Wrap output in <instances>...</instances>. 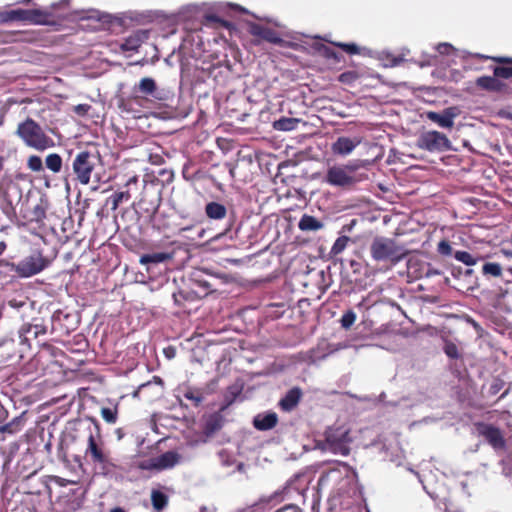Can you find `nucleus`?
Instances as JSON below:
<instances>
[{
	"instance_id": "obj_52",
	"label": "nucleus",
	"mask_w": 512,
	"mask_h": 512,
	"mask_svg": "<svg viewBox=\"0 0 512 512\" xmlns=\"http://www.w3.org/2000/svg\"><path fill=\"white\" fill-rule=\"evenodd\" d=\"M7 417V411L0 405V423L4 422Z\"/></svg>"
},
{
	"instance_id": "obj_12",
	"label": "nucleus",
	"mask_w": 512,
	"mask_h": 512,
	"mask_svg": "<svg viewBox=\"0 0 512 512\" xmlns=\"http://www.w3.org/2000/svg\"><path fill=\"white\" fill-rule=\"evenodd\" d=\"M43 13L40 10H10L0 12V23H8L12 21H30L33 23L40 24L42 21L40 17Z\"/></svg>"
},
{
	"instance_id": "obj_17",
	"label": "nucleus",
	"mask_w": 512,
	"mask_h": 512,
	"mask_svg": "<svg viewBox=\"0 0 512 512\" xmlns=\"http://www.w3.org/2000/svg\"><path fill=\"white\" fill-rule=\"evenodd\" d=\"M360 139L358 138H348V137H339L332 144V152L337 155L346 156L349 155L359 144Z\"/></svg>"
},
{
	"instance_id": "obj_63",
	"label": "nucleus",
	"mask_w": 512,
	"mask_h": 512,
	"mask_svg": "<svg viewBox=\"0 0 512 512\" xmlns=\"http://www.w3.org/2000/svg\"><path fill=\"white\" fill-rule=\"evenodd\" d=\"M75 196H76V202L79 203L82 194H75Z\"/></svg>"
},
{
	"instance_id": "obj_27",
	"label": "nucleus",
	"mask_w": 512,
	"mask_h": 512,
	"mask_svg": "<svg viewBox=\"0 0 512 512\" xmlns=\"http://www.w3.org/2000/svg\"><path fill=\"white\" fill-rule=\"evenodd\" d=\"M45 333L46 328L42 324L26 323L20 329L21 336H24L27 340L30 337L36 339L39 335H44Z\"/></svg>"
},
{
	"instance_id": "obj_46",
	"label": "nucleus",
	"mask_w": 512,
	"mask_h": 512,
	"mask_svg": "<svg viewBox=\"0 0 512 512\" xmlns=\"http://www.w3.org/2000/svg\"><path fill=\"white\" fill-rule=\"evenodd\" d=\"M262 39L271 43H279L281 41V39L276 35V33L269 28H265Z\"/></svg>"
},
{
	"instance_id": "obj_60",
	"label": "nucleus",
	"mask_w": 512,
	"mask_h": 512,
	"mask_svg": "<svg viewBox=\"0 0 512 512\" xmlns=\"http://www.w3.org/2000/svg\"><path fill=\"white\" fill-rule=\"evenodd\" d=\"M149 384H150V383H149V382H147V383H144V384L140 385V387H139L138 391L135 393V395H137V393H138L141 389H143V388L147 387Z\"/></svg>"
},
{
	"instance_id": "obj_10",
	"label": "nucleus",
	"mask_w": 512,
	"mask_h": 512,
	"mask_svg": "<svg viewBox=\"0 0 512 512\" xmlns=\"http://www.w3.org/2000/svg\"><path fill=\"white\" fill-rule=\"evenodd\" d=\"M90 158V153L83 151L77 154L73 161V171L76 175V179L82 184L89 182L90 175L93 171L94 165L90 161Z\"/></svg>"
},
{
	"instance_id": "obj_29",
	"label": "nucleus",
	"mask_w": 512,
	"mask_h": 512,
	"mask_svg": "<svg viewBox=\"0 0 512 512\" xmlns=\"http://www.w3.org/2000/svg\"><path fill=\"white\" fill-rule=\"evenodd\" d=\"M168 503L169 498L164 492L158 489L151 491V504L154 510L161 512L167 507Z\"/></svg>"
},
{
	"instance_id": "obj_32",
	"label": "nucleus",
	"mask_w": 512,
	"mask_h": 512,
	"mask_svg": "<svg viewBox=\"0 0 512 512\" xmlns=\"http://www.w3.org/2000/svg\"><path fill=\"white\" fill-rule=\"evenodd\" d=\"M494 60L499 63L506 64L503 66H497L494 69V75L496 77L505 78V79L512 78V59L499 57V58H494Z\"/></svg>"
},
{
	"instance_id": "obj_7",
	"label": "nucleus",
	"mask_w": 512,
	"mask_h": 512,
	"mask_svg": "<svg viewBox=\"0 0 512 512\" xmlns=\"http://www.w3.org/2000/svg\"><path fill=\"white\" fill-rule=\"evenodd\" d=\"M417 146L430 152H442L452 149L448 137L436 130L422 133L417 139Z\"/></svg>"
},
{
	"instance_id": "obj_59",
	"label": "nucleus",
	"mask_w": 512,
	"mask_h": 512,
	"mask_svg": "<svg viewBox=\"0 0 512 512\" xmlns=\"http://www.w3.org/2000/svg\"><path fill=\"white\" fill-rule=\"evenodd\" d=\"M80 507H81V503L80 502H76L75 504L72 503V509L73 510L79 509Z\"/></svg>"
},
{
	"instance_id": "obj_2",
	"label": "nucleus",
	"mask_w": 512,
	"mask_h": 512,
	"mask_svg": "<svg viewBox=\"0 0 512 512\" xmlns=\"http://www.w3.org/2000/svg\"><path fill=\"white\" fill-rule=\"evenodd\" d=\"M88 432L85 458L97 467L103 475L113 473L116 465L110 457V451L106 448L99 423L94 421V427H89Z\"/></svg>"
},
{
	"instance_id": "obj_6",
	"label": "nucleus",
	"mask_w": 512,
	"mask_h": 512,
	"mask_svg": "<svg viewBox=\"0 0 512 512\" xmlns=\"http://www.w3.org/2000/svg\"><path fill=\"white\" fill-rule=\"evenodd\" d=\"M9 268L16 272L18 276L27 278L40 273L49 265V260L45 258L41 251L25 257L18 264L7 263Z\"/></svg>"
},
{
	"instance_id": "obj_33",
	"label": "nucleus",
	"mask_w": 512,
	"mask_h": 512,
	"mask_svg": "<svg viewBox=\"0 0 512 512\" xmlns=\"http://www.w3.org/2000/svg\"><path fill=\"white\" fill-rule=\"evenodd\" d=\"M298 227L301 231H317L323 227V224L314 216L304 214L298 223Z\"/></svg>"
},
{
	"instance_id": "obj_47",
	"label": "nucleus",
	"mask_w": 512,
	"mask_h": 512,
	"mask_svg": "<svg viewBox=\"0 0 512 512\" xmlns=\"http://www.w3.org/2000/svg\"><path fill=\"white\" fill-rule=\"evenodd\" d=\"M333 44L335 46H338V47L342 48L347 53H350V54L358 53V47L354 43H350V44H347V43H333Z\"/></svg>"
},
{
	"instance_id": "obj_62",
	"label": "nucleus",
	"mask_w": 512,
	"mask_h": 512,
	"mask_svg": "<svg viewBox=\"0 0 512 512\" xmlns=\"http://www.w3.org/2000/svg\"><path fill=\"white\" fill-rule=\"evenodd\" d=\"M4 159L0 156V171L3 169Z\"/></svg>"
},
{
	"instance_id": "obj_61",
	"label": "nucleus",
	"mask_w": 512,
	"mask_h": 512,
	"mask_svg": "<svg viewBox=\"0 0 512 512\" xmlns=\"http://www.w3.org/2000/svg\"><path fill=\"white\" fill-rule=\"evenodd\" d=\"M7 263H9V262H8V261H6V260H0V266H6V267H9V266L7 265Z\"/></svg>"
},
{
	"instance_id": "obj_16",
	"label": "nucleus",
	"mask_w": 512,
	"mask_h": 512,
	"mask_svg": "<svg viewBox=\"0 0 512 512\" xmlns=\"http://www.w3.org/2000/svg\"><path fill=\"white\" fill-rule=\"evenodd\" d=\"M180 459V455L174 451H167L151 460L149 468L164 470L174 467Z\"/></svg>"
},
{
	"instance_id": "obj_38",
	"label": "nucleus",
	"mask_w": 512,
	"mask_h": 512,
	"mask_svg": "<svg viewBox=\"0 0 512 512\" xmlns=\"http://www.w3.org/2000/svg\"><path fill=\"white\" fill-rule=\"evenodd\" d=\"M443 351L450 359H459L461 357L457 345L450 340L444 341Z\"/></svg>"
},
{
	"instance_id": "obj_45",
	"label": "nucleus",
	"mask_w": 512,
	"mask_h": 512,
	"mask_svg": "<svg viewBox=\"0 0 512 512\" xmlns=\"http://www.w3.org/2000/svg\"><path fill=\"white\" fill-rule=\"evenodd\" d=\"M28 167L32 171H40L43 168L42 160L39 156L32 155L28 159Z\"/></svg>"
},
{
	"instance_id": "obj_43",
	"label": "nucleus",
	"mask_w": 512,
	"mask_h": 512,
	"mask_svg": "<svg viewBox=\"0 0 512 512\" xmlns=\"http://www.w3.org/2000/svg\"><path fill=\"white\" fill-rule=\"evenodd\" d=\"M356 320V314L352 310L345 312L340 320L341 326L344 329H349Z\"/></svg>"
},
{
	"instance_id": "obj_14",
	"label": "nucleus",
	"mask_w": 512,
	"mask_h": 512,
	"mask_svg": "<svg viewBox=\"0 0 512 512\" xmlns=\"http://www.w3.org/2000/svg\"><path fill=\"white\" fill-rule=\"evenodd\" d=\"M459 111L456 107H448L441 113L429 111L426 113L427 118L436 123L441 128L451 129L454 126V119L458 116Z\"/></svg>"
},
{
	"instance_id": "obj_55",
	"label": "nucleus",
	"mask_w": 512,
	"mask_h": 512,
	"mask_svg": "<svg viewBox=\"0 0 512 512\" xmlns=\"http://www.w3.org/2000/svg\"><path fill=\"white\" fill-rule=\"evenodd\" d=\"M501 252L507 256V257H511L512 258V250H505V249H502Z\"/></svg>"
},
{
	"instance_id": "obj_54",
	"label": "nucleus",
	"mask_w": 512,
	"mask_h": 512,
	"mask_svg": "<svg viewBox=\"0 0 512 512\" xmlns=\"http://www.w3.org/2000/svg\"><path fill=\"white\" fill-rule=\"evenodd\" d=\"M6 247H7L6 243H5L4 241H1V242H0V255H2V254H3V252H4V251H5V249H6Z\"/></svg>"
},
{
	"instance_id": "obj_21",
	"label": "nucleus",
	"mask_w": 512,
	"mask_h": 512,
	"mask_svg": "<svg viewBox=\"0 0 512 512\" xmlns=\"http://www.w3.org/2000/svg\"><path fill=\"white\" fill-rule=\"evenodd\" d=\"M223 416L219 413L210 414L204 423L203 433L207 437L213 436L216 432H218L223 426Z\"/></svg>"
},
{
	"instance_id": "obj_15",
	"label": "nucleus",
	"mask_w": 512,
	"mask_h": 512,
	"mask_svg": "<svg viewBox=\"0 0 512 512\" xmlns=\"http://www.w3.org/2000/svg\"><path fill=\"white\" fill-rule=\"evenodd\" d=\"M303 392L300 387H293L278 402V407L284 412L293 411L300 403Z\"/></svg>"
},
{
	"instance_id": "obj_49",
	"label": "nucleus",
	"mask_w": 512,
	"mask_h": 512,
	"mask_svg": "<svg viewBox=\"0 0 512 512\" xmlns=\"http://www.w3.org/2000/svg\"><path fill=\"white\" fill-rule=\"evenodd\" d=\"M265 28L261 26H254L252 28V34L262 38Z\"/></svg>"
},
{
	"instance_id": "obj_5",
	"label": "nucleus",
	"mask_w": 512,
	"mask_h": 512,
	"mask_svg": "<svg viewBox=\"0 0 512 512\" xmlns=\"http://www.w3.org/2000/svg\"><path fill=\"white\" fill-rule=\"evenodd\" d=\"M17 135L27 146L38 151H44L54 146V141L47 136L41 126L31 118L26 119L18 125Z\"/></svg>"
},
{
	"instance_id": "obj_41",
	"label": "nucleus",
	"mask_w": 512,
	"mask_h": 512,
	"mask_svg": "<svg viewBox=\"0 0 512 512\" xmlns=\"http://www.w3.org/2000/svg\"><path fill=\"white\" fill-rule=\"evenodd\" d=\"M61 353V350H59L58 348H56L55 346H53L52 344H48V343H44L42 346H41V349L40 351L38 352V355L40 357H44V356H51L53 358H56L58 354Z\"/></svg>"
},
{
	"instance_id": "obj_9",
	"label": "nucleus",
	"mask_w": 512,
	"mask_h": 512,
	"mask_svg": "<svg viewBox=\"0 0 512 512\" xmlns=\"http://www.w3.org/2000/svg\"><path fill=\"white\" fill-rule=\"evenodd\" d=\"M348 432L341 429L329 428L325 432V443L329 451L334 454L347 456L350 453L347 440Z\"/></svg>"
},
{
	"instance_id": "obj_58",
	"label": "nucleus",
	"mask_w": 512,
	"mask_h": 512,
	"mask_svg": "<svg viewBox=\"0 0 512 512\" xmlns=\"http://www.w3.org/2000/svg\"><path fill=\"white\" fill-rule=\"evenodd\" d=\"M509 393V389H506L501 395L500 397L498 398V401L505 398Z\"/></svg>"
},
{
	"instance_id": "obj_37",
	"label": "nucleus",
	"mask_w": 512,
	"mask_h": 512,
	"mask_svg": "<svg viewBox=\"0 0 512 512\" xmlns=\"http://www.w3.org/2000/svg\"><path fill=\"white\" fill-rule=\"evenodd\" d=\"M349 241L350 238L348 236L338 237L331 248L330 254L337 256L338 254L342 253L347 247Z\"/></svg>"
},
{
	"instance_id": "obj_3",
	"label": "nucleus",
	"mask_w": 512,
	"mask_h": 512,
	"mask_svg": "<svg viewBox=\"0 0 512 512\" xmlns=\"http://www.w3.org/2000/svg\"><path fill=\"white\" fill-rule=\"evenodd\" d=\"M367 178L368 173L364 162L355 161L346 165L330 166L327 169L322 182L333 187L348 189L355 183L361 182Z\"/></svg>"
},
{
	"instance_id": "obj_20",
	"label": "nucleus",
	"mask_w": 512,
	"mask_h": 512,
	"mask_svg": "<svg viewBox=\"0 0 512 512\" xmlns=\"http://www.w3.org/2000/svg\"><path fill=\"white\" fill-rule=\"evenodd\" d=\"M134 89L145 96H151L157 100H162V97L159 95L157 84L151 77L142 78Z\"/></svg>"
},
{
	"instance_id": "obj_42",
	"label": "nucleus",
	"mask_w": 512,
	"mask_h": 512,
	"mask_svg": "<svg viewBox=\"0 0 512 512\" xmlns=\"http://www.w3.org/2000/svg\"><path fill=\"white\" fill-rule=\"evenodd\" d=\"M117 414H118V411H117V408H108V407H103L101 409V416L102 418L107 422V423H110V424H114L116 421H117Z\"/></svg>"
},
{
	"instance_id": "obj_28",
	"label": "nucleus",
	"mask_w": 512,
	"mask_h": 512,
	"mask_svg": "<svg viewBox=\"0 0 512 512\" xmlns=\"http://www.w3.org/2000/svg\"><path fill=\"white\" fill-rule=\"evenodd\" d=\"M183 397L192 402L194 407H199L204 401V392L201 388L186 387L183 390Z\"/></svg>"
},
{
	"instance_id": "obj_57",
	"label": "nucleus",
	"mask_w": 512,
	"mask_h": 512,
	"mask_svg": "<svg viewBox=\"0 0 512 512\" xmlns=\"http://www.w3.org/2000/svg\"><path fill=\"white\" fill-rule=\"evenodd\" d=\"M109 512H126V511L121 507H115V508H112Z\"/></svg>"
},
{
	"instance_id": "obj_50",
	"label": "nucleus",
	"mask_w": 512,
	"mask_h": 512,
	"mask_svg": "<svg viewBox=\"0 0 512 512\" xmlns=\"http://www.w3.org/2000/svg\"><path fill=\"white\" fill-rule=\"evenodd\" d=\"M507 294H508V290L499 288V290L496 292L495 295L498 300H501V299H504Z\"/></svg>"
},
{
	"instance_id": "obj_53",
	"label": "nucleus",
	"mask_w": 512,
	"mask_h": 512,
	"mask_svg": "<svg viewBox=\"0 0 512 512\" xmlns=\"http://www.w3.org/2000/svg\"><path fill=\"white\" fill-rule=\"evenodd\" d=\"M89 106L87 105H78L75 107V111L77 113H85L88 110Z\"/></svg>"
},
{
	"instance_id": "obj_11",
	"label": "nucleus",
	"mask_w": 512,
	"mask_h": 512,
	"mask_svg": "<svg viewBox=\"0 0 512 512\" xmlns=\"http://www.w3.org/2000/svg\"><path fill=\"white\" fill-rule=\"evenodd\" d=\"M43 13L40 10H10L0 12V23H8L12 21H30L33 23L40 24L42 21L40 17Z\"/></svg>"
},
{
	"instance_id": "obj_1",
	"label": "nucleus",
	"mask_w": 512,
	"mask_h": 512,
	"mask_svg": "<svg viewBox=\"0 0 512 512\" xmlns=\"http://www.w3.org/2000/svg\"><path fill=\"white\" fill-rule=\"evenodd\" d=\"M0 196L6 202L3 212L7 215L11 213L18 215L24 224L42 225L47 211L50 209V202L46 194H19L15 206L8 199L9 194H0Z\"/></svg>"
},
{
	"instance_id": "obj_64",
	"label": "nucleus",
	"mask_w": 512,
	"mask_h": 512,
	"mask_svg": "<svg viewBox=\"0 0 512 512\" xmlns=\"http://www.w3.org/2000/svg\"><path fill=\"white\" fill-rule=\"evenodd\" d=\"M200 512H207V507H205V506L201 507Z\"/></svg>"
},
{
	"instance_id": "obj_35",
	"label": "nucleus",
	"mask_w": 512,
	"mask_h": 512,
	"mask_svg": "<svg viewBox=\"0 0 512 512\" xmlns=\"http://www.w3.org/2000/svg\"><path fill=\"white\" fill-rule=\"evenodd\" d=\"M173 178H174V174L172 171L162 170L160 172V177L153 180L151 184H152V186H154V189H159V190L168 189V187L165 186L164 183L169 184V182H171L173 180Z\"/></svg>"
},
{
	"instance_id": "obj_22",
	"label": "nucleus",
	"mask_w": 512,
	"mask_h": 512,
	"mask_svg": "<svg viewBox=\"0 0 512 512\" xmlns=\"http://www.w3.org/2000/svg\"><path fill=\"white\" fill-rule=\"evenodd\" d=\"M26 424V412L14 417L10 422L0 427L1 433L16 434L20 432Z\"/></svg>"
},
{
	"instance_id": "obj_48",
	"label": "nucleus",
	"mask_w": 512,
	"mask_h": 512,
	"mask_svg": "<svg viewBox=\"0 0 512 512\" xmlns=\"http://www.w3.org/2000/svg\"><path fill=\"white\" fill-rule=\"evenodd\" d=\"M453 50V46L449 43H440L437 45V51L440 54H449Z\"/></svg>"
},
{
	"instance_id": "obj_24",
	"label": "nucleus",
	"mask_w": 512,
	"mask_h": 512,
	"mask_svg": "<svg viewBox=\"0 0 512 512\" xmlns=\"http://www.w3.org/2000/svg\"><path fill=\"white\" fill-rule=\"evenodd\" d=\"M200 298L201 296L195 291L188 289H180L178 292L173 293L174 302L180 307H184L185 302H193Z\"/></svg>"
},
{
	"instance_id": "obj_40",
	"label": "nucleus",
	"mask_w": 512,
	"mask_h": 512,
	"mask_svg": "<svg viewBox=\"0 0 512 512\" xmlns=\"http://www.w3.org/2000/svg\"><path fill=\"white\" fill-rule=\"evenodd\" d=\"M505 386V381L499 377H493L488 387V395L495 396L497 395Z\"/></svg>"
},
{
	"instance_id": "obj_30",
	"label": "nucleus",
	"mask_w": 512,
	"mask_h": 512,
	"mask_svg": "<svg viewBox=\"0 0 512 512\" xmlns=\"http://www.w3.org/2000/svg\"><path fill=\"white\" fill-rule=\"evenodd\" d=\"M481 273L487 278H500L503 274V266L497 262L486 261L482 265Z\"/></svg>"
},
{
	"instance_id": "obj_4",
	"label": "nucleus",
	"mask_w": 512,
	"mask_h": 512,
	"mask_svg": "<svg viewBox=\"0 0 512 512\" xmlns=\"http://www.w3.org/2000/svg\"><path fill=\"white\" fill-rule=\"evenodd\" d=\"M370 253L376 262L396 265L406 256V250L394 239L375 237L370 245Z\"/></svg>"
},
{
	"instance_id": "obj_39",
	"label": "nucleus",
	"mask_w": 512,
	"mask_h": 512,
	"mask_svg": "<svg viewBox=\"0 0 512 512\" xmlns=\"http://www.w3.org/2000/svg\"><path fill=\"white\" fill-rule=\"evenodd\" d=\"M130 194H113L106 199V206H110L111 210H116L121 202L127 201Z\"/></svg>"
},
{
	"instance_id": "obj_19",
	"label": "nucleus",
	"mask_w": 512,
	"mask_h": 512,
	"mask_svg": "<svg viewBox=\"0 0 512 512\" xmlns=\"http://www.w3.org/2000/svg\"><path fill=\"white\" fill-rule=\"evenodd\" d=\"M149 37L147 30H138L129 35L121 45L124 51H136Z\"/></svg>"
},
{
	"instance_id": "obj_13",
	"label": "nucleus",
	"mask_w": 512,
	"mask_h": 512,
	"mask_svg": "<svg viewBox=\"0 0 512 512\" xmlns=\"http://www.w3.org/2000/svg\"><path fill=\"white\" fill-rule=\"evenodd\" d=\"M161 203V194H140V198L133 202L138 213L148 216L158 212Z\"/></svg>"
},
{
	"instance_id": "obj_56",
	"label": "nucleus",
	"mask_w": 512,
	"mask_h": 512,
	"mask_svg": "<svg viewBox=\"0 0 512 512\" xmlns=\"http://www.w3.org/2000/svg\"><path fill=\"white\" fill-rule=\"evenodd\" d=\"M199 285L203 286L206 290H209L210 289V285L208 282L204 281V282H201V281H198Z\"/></svg>"
},
{
	"instance_id": "obj_23",
	"label": "nucleus",
	"mask_w": 512,
	"mask_h": 512,
	"mask_svg": "<svg viewBox=\"0 0 512 512\" xmlns=\"http://www.w3.org/2000/svg\"><path fill=\"white\" fill-rule=\"evenodd\" d=\"M205 213L210 219L221 220L226 217L227 209L224 204L218 202H209L206 204Z\"/></svg>"
},
{
	"instance_id": "obj_8",
	"label": "nucleus",
	"mask_w": 512,
	"mask_h": 512,
	"mask_svg": "<svg viewBox=\"0 0 512 512\" xmlns=\"http://www.w3.org/2000/svg\"><path fill=\"white\" fill-rule=\"evenodd\" d=\"M474 428L477 435L484 438L494 450L497 451L505 449L506 441L503 432L499 427L479 421L474 423Z\"/></svg>"
},
{
	"instance_id": "obj_18",
	"label": "nucleus",
	"mask_w": 512,
	"mask_h": 512,
	"mask_svg": "<svg viewBox=\"0 0 512 512\" xmlns=\"http://www.w3.org/2000/svg\"><path fill=\"white\" fill-rule=\"evenodd\" d=\"M278 424V415L275 412L261 413L254 417L253 426L259 431H268Z\"/></svg>"
},
{
	"instance_id": "obj_26",
	"label": "nucleus",
	"mask_w": 512,
	"mask_h": 512,
	"mask_svg": "<svg viewBox=\"0 0 512 512\" xmlns=\"http://www.w3.org/2000/svg\"><path fill=\"white\" fill-rule=\"evenodd\" d=\"M494 76H481L477 78L476 84L478 87L488 91H500L503 84Z\"/></svg>"
},
{
	"instance_id": "obj_31",
	"label": "nucleus",
	"mask_w": 512,
	"mask_h": 512,
	"mask_svg": "<svg viewBox=\"0 0 512 512\" xmlns=\"http://www.w3.org/2000/svg\"><path fill=\"white\" fill-rule=\"evenodd\" d=\"M453 256L457 261L462 262L467 266H473L487 257L479 254H472L467 251H455Z\"/></svg>"
},
{
	"instance_id": "obj_25",
	"label": "nucleus",
	"mask_w": 512,
	"mask_h": 512,
	"mask_svg": "<svg viewBox=\"0 0 512 512\" xmlns=\"http://www.w3.org/2000/svg\"><path fill=\"white\" fill-rule=\"evenodd\" d=\"M172 258H173L172 253L154 252V253L143 254L140 257V263L143 265L158 264V263L166 262Z\"/></svg>"
},
{
	"instance_id": "obj_44",
	"label": "nucleus",
	"mask_w": 512,
	"mask_h": 512,
	"mask_svg": "<svg viewBox=\"0 0 512 512\" xmlns=\"http://www.w3.org/2000/svg\"><path fill=\"white\" fill-rule=\"evenodd\" d=\"M437 252L442 256H451L454 254L453 248L448 240H441L438 243Z\"/></svg>"
},
{
	"instance_id": "obj_34",
	"label": "nucleus",
	"mask_w": 512,
	"mask_h": 512,
	"mask_svg": "<svg viewBox=\"0 0 512 512\" xmlns=\"http://www.w3.org/2000/svg\"><path fill=\"white\" fill-rule=\"evenodd\" d=\"M299 123V119L297 118H286L282 117L279 120L275 121L273 124L274 129L279 131H291L294 130Z\"/></svg>"
},
{
	"instance_id": "obj_51",
	"label": "nucleus",
	"mask_w": 512,
	"mask_h": 512,
	"mask_svg": "<svg viewBox=\"0 0 512 512\" xmlns=\"http://www.w3.org/2000/svg\"><path fill=\"white\" fill-rule=\"evenodd\" d=\"M162 160L163 159L160 155H150V161L152 164H161Z\"/></svg>"
},
{
	"instance_id": "obj_36",
	"label": "nucleus",
	"mask_w": 512,
	"mask_h": 512,
	"mask_svg": "<svg viewBox=\"0 0 512 512\" xmlns=\"http://www.w3.org/2000/svg\"><path fill=\"white\" fill-rule=\"evenodd\" d=\"M46 166L53 172H59L62 167V158L56 153L49 154L46 157Z\"/></svg>"
}]
</instances>
